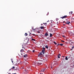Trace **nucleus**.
Returning <instances> with one entry per match:
<instances>
[{"mask_svg": "<svg viewBox=\"0 0 74 74\" xmlns=\"http://www.w3.org/2000/svg\"><path fill=\"white\" fill-rule=\"evenodd\" d=\"M34 51H35V50H33V52H34Z\"/></svg>", "mask_w": 74, "mask_h": 74, "instance_id": "nucleus-28", "label": "nucleus"}, {"mask_svg": "<svg viewBox=\"0 0 74 74\" xmlns=\"http://www.w3.org/2000/svg\"><path fill=\"white\" fill-rule=\"evenodd\" d=\"M32 34V33H29V36L30 35V34Z\"/></svg>", "mask_w": 74, "mask_h": 74, "instance_id": "nucleus-31", "label": "nucleus"}, {"mask_svg": "<svg viewBox=\"0 0 74 74\" xmlns=\"http://www.w3.org/2000/svg\"><path fill=\"white\" fill-rule=\"evenodd\" d=\"M26 64H27V63H26Z\"/></svg>", "mask_w": 74, "mask_h": 74, "instance_id": "nucleus-44", "label": "nucleus"}, {"mask_svg": "<svg viewBox=\"0 0 74 74\" xmlns=\"http://www.w3.org/2000/svg\"><path fill=\"white\" fill-rule=\"evenodd\" d=\"M43 25V24H41V26H42Z\"/></svg>", "mask_w": 74, "mask_h": 74, "instance_id": "nucleus-30", "label": "nucleus"}, {"mask_svg": "<svg viewBox=\"0 0 74 74\" xmlns=\"http://www.w3.org/2000/svg\"><path fill=\"white\" fill-rule=\"evenodd\" d=\"M60 54H59L58 55V58H60Z\"/></svg>", "mask_w": 74, "mask_h": 74, "instance_id": "nucleus-11", "label": "nucleus"}, {"mask_svg": "<svg viewBox=\"0 0 74 74\" xmlns=\"http://www.w3.org/2000/svg\"><path fill=\"white\" fill-rule=\"evenodd\" d=\"M43 49H42V50H44L45 51V48L43 47Z\"/></svg>", "mask_w": 74, "mask_h": 74, "instance_id": "nucleus-21", "label": "nucleus"}, {"mask_svg": "<svg viewBox=\"0 0 74 74\" xmlns=\"http://www.w3.org/2000/svg\"><path fill=\"white\" fill-rule=\"evenodd\" d=\"M69 43H70V44H71H71H73V42H72L71 41H70L69 42Z\"/></svg>", "mask_w": 74, "mask_h": 74, "instance_id": "nucleus-13", "label": "nucleus"}, {"mask_svg": "<svg viewBox=\"0 0 74 74\" xmlns=\"http://www.w3.org/2000/svg\"><path fill=\"white\" fill-rule=\"evenodd\" d=\"M45 35L46 36H48V33H46L45 34Z\"/></svg>", "mask_w": 74, "mask_h": 74, "instance_id": "nucleus-19", "label": "nucleus"}, {"mask_svg": "<svg viewBox=\"0 0 74 74\" xmlns=\"http://www.w3.org/2000/svg\"><path fill=\"white\" fill-rule=\"evenodd\" d=\"M43 24L45 25V26H47V23H43Z\"/></svg>", "mask_w": 74, "mask_h": 74, "instance_id": "nucleus-15", "label": "nucleus"}, {"mask_svg": "<svg viewBox=\"0 0 74 74\" xmlns=\"http://www.w3.org/2000/svg\"><path fill=\"white\" fill-rule=\"evenodd\" d=\"M13 74H16V73H13Z\"/></svg>", "mask_w": 74, "mask_h": 74, "instance_id": "nucleus-36", "label": "nucleus"}, {"mask_svg": "<svg viewBox=\"0 0 74 74\" xmlns=\"http://www.w3.org/2000/svg\"><path fill=\"white\" fill-rule=\"evenodd\" d=\"M49 14V13H48V14H47V15H48Z\"/></svg>", "mask_w": 74, "mask_h": 74, "instance_id": "nucleus-38", "label": "nucleus"}, {"mask_svg": "<svg viewBox=\"0 0 74 74\" xmlns=\"http://www.w3.org/2000/svg\"><path fill=\"white\" fill-rule=\"evenodd\" d=\"M59 20V19H58V18H56V21H58V20Z\"/></svg>", "mask_w": 74, "mask_h": 74, "instance_id": "nucleus-25", "label": "nucleus"}, {"mask_svg": "<svg viewBox=\"0 0 74 74\" xmlns=\"http://www.w3.org/2000/svg\"><path fill=\"white\" fill-rule=\"evenodd\" d=\"M62 57L63 58L64 57V56H62Z\"/></svg>", "mask_w": 74, "mask_h": 74, "instance_id": "nucleus-40", "label": "nucleus"}, {"mask_svg": "<svg viewBox=\"0 0 74 74\" xmlns=\"http://www.w3.org/2000/svg\"><path fill=\"white\" fill-rule=\"evenodd\" d=\"M27 34L25 33V36H27Z\"/></svg>", "mask_w": 74, "mask_h": 74, "instance_id": "nucleus-18", "label": "nucleus"}, {"mask_svg": "<svg viewBox=\"0 0 74 74\" xmlns=\"http://www.w3.org/2000/svg\"><path fill=\"white\" fill-rule=\"evenodd\" d=\"M70 23V21H67L66 22V23H67V24H69V23Z\"/></svg>", "mask_w": 74, "mask_h": 74, "instance_id": "nucleus-10", "label": "nucleus"}, {"mask_svg": "<svg viewBox=\"0 0 74 74\" xmlns=\"http://www.w3.org/2000/svg\"><path fill=\"white\" fill-rule=\"evenodd\" d=\"M49 22V20H48L47 21V22Z\"/></svg>", "mask_w": 74, "mask_h": 74, "instance_id": "nucleus-35", "label": "nucleus"}, {"mask_svg": "<svg viewBox=\"0 0 74 74\" xmlns=\"http://www.w3.org/2000/svg\"><path fill=\"white\" fill-rule=\"evenodd\" d=\"M45 68L42 69V70H41V71H42V72H44V71H45Z\"/></svg>", "mask_w": 74, "mask_h": 74, "instance_id": "nucleus-4", "label": "nucleus"}, {"mask_svg": "<svg viewBox=\"0 0 74 74\" xmlns=\"http://www.w3.org/2000/svg\"><path fill=\"white\" fill-rule=\"evenodd\" d=\"M71 34H73V33L71 32Z\"/></svg>", "mask_w": 74, "mask_h": 74, "instance_id": "nucleus-41", "label": "nucleus"}, {"mask_svg": "<svg viewBox=\"0 0 74 74\" xmlns=\"http://www.w3.org/2000/svg\"><path fill=\"white\" fill-rule=\"evenodd\" d=\"M62 37H65V36H64V35H63Z\"/></svg>", "mask_w": 74, "mask_h": 74, "instance_id": "nucleus-26", "label": "nucleus"}, {"mask_svg": "<svg viewBox=\"0 0 74 74\" xmlns=\"http://www.w3.org/2000/svg\"><path fill=\"white\" fill-rule=\"evenodd\" d=\"M51 69H52V66L51 67Z\"/></svg>", "mask_w": 74, "mask_h": 74, "instance_id": "nucleus-34", "label": "nucleus"}, {"mask_svg": "<svg viewBox=\"0 0 74 74\" xmlns=\"http://www.w3.org/2000/svg\"><path fill=\"white\" fill-rule=\"evenodd\" d=\"M35 29H34V30H35Z\"/></svg>", "mask_w": 74, "mask_h": 74, "instance_id": "nucleus-43", "label": "nucleus"}, {"mask_svg": "<svg viewBox=\"0 0 74 74\" xmlns=\"http://www.w3.org/2000/svg\"><path fill=\"white\" fill-rule=\"evenodd\" d=\"M67 17V15L64 16L63 17H61V18H62V19H64V18H66Z\"/></svg>", "mask_w": 74, "mask_h": 74, "instance_id": "nucleus-3", "label": "nucleus"}, {"mask_svg": "<svg viewBox=\"0 0 74 74\" xmlns=\"http://www.w3.org/2000/svg\"><path fill=\"white\" fill-rule=\"evenodd\" d=\"M62 42H64V41H63V40H62Z\"/></svg>", "mask_w": 74, "mask_h": 74, "instance_id": "nucleus-32", "label": "nucleus"}, {"mask_svg": "<svg viewBox=\"0 0 74 74\" xmlns=\"http://www.w3.org/2000/svg\"><path fill=\"white\" fill-rule=\"evenodd\" d=\"M24 51V50L23 49H22L21 50V52H23V51Z\"/></svg>", "mask_w": 74, "mask_h": 74, "instance_id": "nucleus-8", "label": "nucleus"}, {"mask_svg": "<svg viewBox=\"0 0 74 74\" xmlns=\"http://www.w3.org/2000/svg\"><path fill=\"white\" fill-rule=\"evenodd\" d=\"M35 66H36V64H34Z\"/></svg>", "mask_w": 74, "mask_h": 74, "instance_id": "nucleus-29", "label": "nucleus"}, {"mask_svg": "<svg viewBox=\"0 0 74 74\" xmlns=\"http://www.w3.org/2000/svg\"><path fill=\"white\" fill-rule=\"evenodd\" d=\"M15 66H13L12 67V68L11 69H12H12H15Z\"/></svg>", "mask_w": 74, "mask_h": 74, "instance_id": "nucleus-12", "label": "nucleus"}, {"mask_svg": "<svg viewBox=\"0 0 74 74\" xmlns=\"http://www.w3.org/2000/svg\"><path fill=\"white\" fill-rule=\"evenodd\" d=\"M38 33H40V32L38 31Z\"/></svg>", "mask_w": 74, "mask_h": 74, "instance_id": "nucleus-27", "label": "nucleus"}, {"mask_svg": "<svg viewBox=\"0 0 74 74\" xmlns=\"http://www.w3.org/2000/svg\"><path fill=\"white\" fill-rule=\"evenodd\" d=\"M70 35H71V34H70Z\"/></svg>", "mask_w": 74, "mask_h": 74, "instance_id": "nucleus-45", "label": "nucleus"}, {"mask_svg": "<svg viewBox=\"0 0 74 74\" xmlns=\"http://www.w3.org/2000/svg\"><path fill=\"white\" fill-rule=\"evenodd\" d=\"M23 48H25V47H23Z\"/></svg>", "mask_w": 74, "mask_h": 74, "instance_id": "nucleus-33", "label": "nucleus"}, {"mask_svg": "<svg viewBox=\"0 0 74 74\" xmlns=\"http://www.w3.org/2000/svg\"><path fill=\"white\" fill-rule=\"evenodd\" d=\"M11 61H12V63H13V60H12V59H11Z\"/></svg>", "mask_w": 74, "mask_h": 74, "instance_id": "nucleus-24", "label": "nucleus"}, {"mask_svg": "<svg viewBox=\"0 0 74 74\" xmlns=\"http://www.w3.org/2000/svg\"><path fill=\"white\" fill-rule=\"evenodd\" d=\"M74 48V47H72V49H71V51H72V49H73V48Z\"/></svg>", "mask_w": 74, "mask_h": 74, "instance_id": "nucleus-20", "label": "nucleus"}, {"mask_svg": "<svg viewBox=\"0 0 74 74\" xmlns=\"http://www.w3.org/2000/svg\"><path fill=\"white\" fill-rule=\"evenodd\" d=\"M44 50H42V52L40 53L38 55V57L39 58H42L44 56Z\"/></svg>", "mask_w": 74, "mask_h": 74, "instance_id": "nucleus-1", "label": "nucleus"}, {"mask_svg": "<svg viewBox=\"0 0 74 74\" xmlns=\"http://www.w3.org/2000/svg\"><path fill=\"white\" fill-rule=\"evenodd\" d=\"M69 14L70 15H71L73 14V12H69Z\"/></svg>", "mask_w": 74, "mask_h": 74, "instance_id": "nucleus-6", "label": "nucleus"}, {"mask_svg": "<svg viewBox=\"0 0 74 74\" xmlns=\"http://www.w3.org/2000/svg\"><path fill=\"white\" fill-rule=\"evenodd\" d=\"M65 60H68V58H67V57H66L65 58Z\"/></svg>", "mask_w": 74, "mask_h": 74, "instance_id": "nucleus-17", "label": "nucleus"}, {"mask_svg": "<svg viewBox=\"0 0 74 74\" xmlns=\"http://www.w3.org/2000/svg\"><path fill=\"white\" fill-rule=\"evenodd\" d=\"M9 74H11V73H8Z\"/></svg>", "mask_w": 74, "mask_h": 74, "instance_id": "nucleus-37", "label": "nucleus"}, {"mask_svg": "<svg viewBox=\"0 0 74 74\" xmlns=\"http://www.w3.org/2000/svg\"><path fill=\"white\" fill-rule=\"evenodd\" d=\"M40 59L42 60H39V62H38V65H41L42 64V62H43V58H41Z\"/></svg>", "mask_w": 74, "mask_h": 74, "instance_id": "nucleus-2", "label": "nucleus"}, {"mask_svg": "<svg viewBox=\"0 0 74 74\" xmlns=\"http://www.w3.org/2000/svg\"><path fill=\"white\" fill-rule=\"evenodd\" d=\"M27 56V54H26L23 56L24 58H26Z\"/></svg>", "mask_w": 74, "mask_h": 74, "instance_id": "nucleus-5", "label": "nucleus"}, {"mask_svg": "<svg viewBox=\"0 0 74 74\" xmlns=\"http://www.w3.org/2000/svg\"><path fill=\"white\" fill-rule=\"evenodd\" d=\"M25 71H26V70H25Z\"/></svg>", "mask_w": 74, "mask_h": 74, "instance_id": "nucleus-46", "label": "nucleus"}, {"mask_svg": "<svg viewBox=\"0 0 74 74\" xmlns=\"http://www.w3.org/2000/svg\"><path fill=\"white\" fill-rule=\"evenodd\" d=\"M60 46H62V45H63V44H60Z\"/></svg>", "mask_w": 74, "mask_h": 74, "instance_id": "nucleus-23", "label": "nucleus"}, {"mask_svg": "<svg viewBox=\"0 0 74 74\" xmlns=\"http://www.w3.org/2000/svg\"><path fill=\"white\" fill-rule=\"evenodd\" d=\"M44 27L41 26L40 27L41 29H44Z\"/></svg>", "mask_w": 74, "mask_h": 74, "instance_id": "nucleus-7", "label": "nucleus"}, {"mask_svg": "<svg viewBox=\"0 0 74 74\" xmlns=\"http://www.w3.org/2000/svg\"><path fill=\"white\" fill-rule=\"evenodd\" d=\"M32 35H34V34H32Z\"/></svg>", "mask_w": 74, "mask_h": 74, "instance_id": "nucleus-39", "label": "nucleus"}, {"mask_svg": "<svg viewBox=\"0 0 74 74\" xmlns=\"http://www.w3.org/2000/svg\"><path fill=\"white\" fill-rule=\"evenodd\" d=\"M45 47L46 48H47V49H48V46H45Z\"/></svg>", "mask_w": 74, "mask_h": 74, "instance_id": "nucleus-14", "label": "nucleus"}, {"mask_svg": "<svg viewBox=\"0 0 74 74\" xmlns=\"http://www.w3.org/2000/svg\"><path fill=\"white\" fill-rule=\"evenodd\" d=\"M59 45V44H58V45Z\"/></svg>", "mask_w": 74, "mask_h": 74, "instance_id": "nucleus-42", "label": "nucleus"}, {"mask_svg": "<svg viewBox=\"0 0 74 74\" xmlns=\"http://www.w3.org/2000/svg\"><path fill=\"white\" fill-rule=\"evenodd\" d=\"M50 37H52V34H50Z\"/></svg>", "mask_w": 74, "mask_h": 74, "instance_id": "nucleus-9", "label": "nucleus"}, {"mask_svg": "<svg viewBox=\"0 0 74 74\" xmlns=\"http://www.w3.org/2000/svg\"><path fill=\"white\" fill-rule=\"evenodd\" d=\"M53 43L55 45H56V44H57V43L56 42H54Z\"/></svg>", "mask_w": 74, "mask_h": 74, "instance_id": "nucleus-16", "label": "nucleus"}, {"mask_svg": "<svg viewBox=\"0 0 74 74\" xmlns=\"http://www.w3.org/2000/svg\"><path fill=\"white\" fill-rule=\"evenodd\" d=\"M32 40H33V41H35V39H32Z\"/></svg>", "mask_w": 74, "mask_h": 74, "instance_id": "nucleus-22", "label": "nucleus"}]
</instances>
